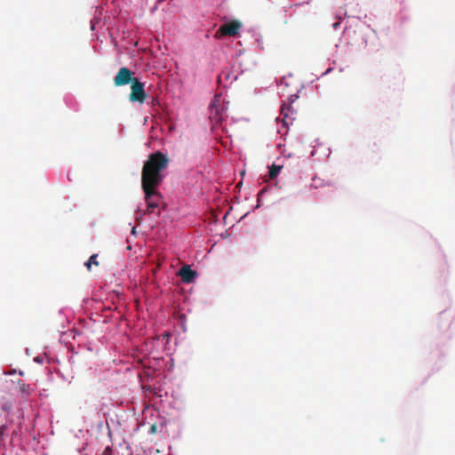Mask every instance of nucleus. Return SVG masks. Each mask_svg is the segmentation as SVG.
I'll return each mask as SVG.
<instances>
[{"label": "nucleus", "instance_id": "nucleus-11", "mask_svg": "<svg viewBox=\"0 0 455 455\" xmlns=\"http://www.w3.org/2000/svg\"><path fill=\"white\" fill-rule=\"evenodd\" d=\"M20 383V392L22 394V395H30V393L32 392V387L29 386V385H27L25 383Z\"/></svg>", "mask_w": 455, "mask_h": 455}, {"label": "nucleus", "instance_id": "nucleus-16", "mask_svg": "<svg viewBox=\"0 0 455 455\" xmlns=\"http://www.w3.org/2000/svg\"><path fill=\"white\" fill-rule=\"evenodd\" d=\"M258 203H259V201H258ZM255 207L259 208V204H257V205Z\"/></svg>", "mask_w": 455, "mask_h": 455}, {"label": "nucleus", "instance_id": "nucleus-10", "mask_svg": "<svg viewBox=\"0 0 455 455\" xmlns=\"http://www.w3.org/2000/svg\"><path fill=\"white\" fill-rule=\"evenodd\" d=\"M98 254H92L89 259L84 263L86 268L90 271L92 265L99 266V261L97 260Z\"/></svg>", "mask_w": 455, "mask_h": 455}, {"label": "nucleus", "instance_id": "nucleus-12", "mask_svg": "<svg viewBox=\"0 0 455 455\" xmlns=\"http://www.w3.org/2000/svg\"><path fill=\"white\" fill-rule=\"evenodd\" d=\"M101 455H112V449L109 446H108L107 448L104 449Z\"/></svg>", "mask_w": 455, "mask_h": 455}, {"label": "nucleus", "instance_id": "nucleus-9", "mask_svg": "<svg viewBox=\"0 0 455 455\" xmlns=\"http://www.w3.org/2000/svg\"><path fill=\"white\" fill-rule=\"evenodd\" d=\"M282 169H283L282 165L272 164L269 167V172H268L269 179L274 180L275 178H276Z\"/></svg>", "mask_w": 455, "mask_h": 455}, {"label": "nucleus", "instance_id": "nucleus-2", "mask_svg": "<svg viewBox=\"0 0 455 455\" xmlns=\"http://www.w3.org/2000/svg\"><path fill=\"white\" fill-rule=\"evenodd\" d=\"M298 98L296 94H291L289 96L288 100H290L289 103L284 102L282 105L281 108V116H282V122L284 126L288 127L290 124H292L293 120L295 117L294 115V109L291 108V103Z\"/></svg>", "mask_w": 455, "mask_h": 455}, {"label": "nucleus", "instance_id": "nucleus-8", "mask_svg": "<svg viewBox=\"0 0 455 455\" xmlns=\"http://www.w3.org/2000/svg\"><path fill=\"white\" fill-rule=\"evenodd\" d=\"M145 207L146 209L143 210V213L152 214L160 206L156 201H145Z\"/></svg>", "mask_w": 455, "mask_h": 455}, {"label": "nucleus", "instance_id": "nucleus-3", "mask_svg": "<svg viewBox=\"0 0 455 455\" xmlns=\"http://www.w3.org/2000/svg\"><path fill=\"white\" fill-rule=\"evenodd\" d=\"M223 106L220 96L216 95L210 105L209 118L215 124H220L223 119Z\"/></svg>", "mask_w": 455, "mask_h": 455}, {"label": "nucleus", "instance_id": "nucleus-7", "mask_svg": "<svg viewBox=\"0 0 455 455\" xmlns=\"http://www.w3.org/2000/svg\"><path fill=\"white\" fill-rule=\"evenodd\" d=\"M179 275L184 283H190L194 282L196 272L192 270L190 266L186 265L180 268Z\"/></svg>", "mask_w": 455, "mask_h": 455}, {"label": "nucleus", "instance_id": "nucleus-5", "mask_svg": "<svg viewBox=\"0 0 455 455\" xmlns=\"http://www.w3.org/2000/svg\"><path fill=\"white\" fill-rule=\"evenodd\" d=\"M241 28L242 23L237 20H234L221 25L217 33L220 34V36H235Z\"/></svg>", "mask_w": 455, "mask_h": 455}, {"label": "nucleus", "instance_id": "nucleus-15", "mask_svg": "<svg viewBox=\"0 0 455 455\" xmlns=\"http://www.w3.org/2000/svg\"><path fill=\"white\" fill-rule=\"evenodd\" d=\"M132 234H133V235H134V234H136V228H135V227H133V228H132Z\"/></svg>", "mask_w": 455, "mask_h": 455}, {"label": "nucleus", "instance_id": "nucleus-1", "mask_svg": "<svg viewBox=\"0 0 455 455\" xmlns=\"http://www.w3.org/2000/svg\"><path fill=\"white\" fill-rule=\"evenodd\" d=\"M169 161V157L165 154L156 151L150 154L144 163L141 172V186L146 199L152 196L162 197L157 188L163 182L162 172L168 167Z\"/></svg>", "mask_w": 455, "mask_h": 455}, {"label": "nucleus", "instance_id": "nucleus-4", "mask_svg": "<svg viewBox=\"0 0 455 455\" xmlns=\"http://www.w3.org/2000/svg\"><path fill=\"white\" fill-rule=\"evenodd\" d=\"M129 100L132 102L139 103H143L146 100L144 84L143 83L140 82L138 78L134 79V81L131 84V93L129 95Z\"/></svg>", "mask_w": 455, "mask_h": 455}, {"label": "nucleus", "instance_id": "nucleus-6", "mask_svg": "<svg viewBox=\"0 0 455 455\" xmlns=\"http://www.w3.org/2000/svg\"><path fill=\"white\" fill-rule=\"evenodd\" d=\"M136 77L132 76V72L128 68H121L114 78L116 86H124L132 84Z\"/></svg>", "mask_w": 455, "mask_h": 455}, {"label": "nucleus", "instance_id": "nucleus-13", "mask_svg": "<svg viewBox=\"0 0 455 455\" xmlns=\"http://www.w3.org/2000/svg\"><path fill=\"white\" fill-rule=\"evenodd\" d=\"M8 428V426L7 425H3L1 427H0V435H3L4 432Z\"/></svg>", "mask_w": 455, "mask_h": 455}, {"label": "nucleus", "instance_id": "nucleus-14", "mask_svg": "<svg viewBox=\"0 0 455 455\" xmlns=\"http://www.w3.org/2000/svg\"><path fill=\"white\" fill-rule=\"evenodd\" d=\"M150 429H151V433H156V425L151 426Z\"/></svg>", "mask_w": 455, "mask_h": 455}]
</instances>
